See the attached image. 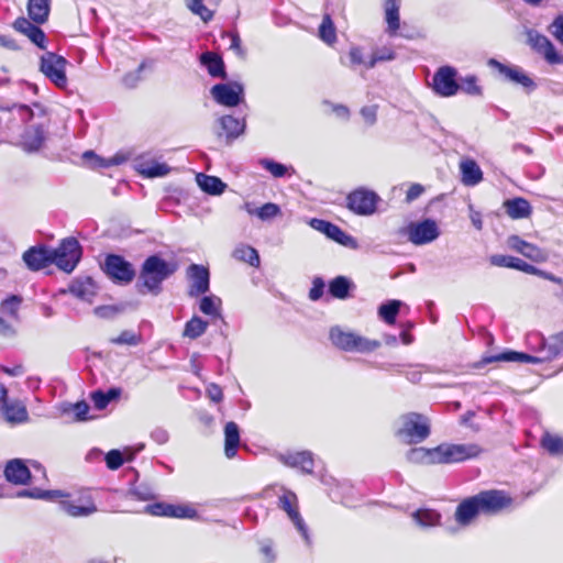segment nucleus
<instances>
[{"label":"nucleus","mask_w":563,"mask_h":563,"mask_svg":"<svg viewBox=\"0 0 563 563\" xmlns=\"http://www.w3.org/2000/svg\"><path fill=\"white\" fill-rule=\"evenodd\" d=\"M208 322L203 319H189L184 329V335L190 339L200 336L207 330Z\"/></svg>","instance_id":"nucleus-53"},{"label":"nucleus","mask_w":563,"mask_h":563,"mask_svg":"<svg viewBox=\"0 0 563 563\" xmlns=\"http://www.w3.org/2000/svg\"><path fill=\"white\" fill-rule=\"evenodd\" d=\"M507 246L536 263H542L548 260V254L544 250L522 240L518 235H510L507 239Z\"/></svg>","instance_id":"nucleus-18"},{"label":"nucleus","mask_w":563,"mask_h":563,"mask_svg":"<svg viewBox=\"0 0 563 563\" xmlns=\"http://www.w3.org/2000/svg\"><path fill=\"white\" fill-rule=\"evenodd\" d=\"M404 306V302L400 300H388L379 306L378 317H396L400 312L401 307Z\"/></svg>","instance_id":"nucleus-57"},{"label":"nucleus","mask_w":563,"mask_h":563,"mask_svg":"<svg viewBox=\"0 0 563 563\" xmlns=\"http://www.w3.org/2000/svg\"><path fill=\"white\" fill-rule=\"evenodd\" d=\"M493 362H515V363L538 364L541 362V360L539 357H536L528 353L507 350V351H504L498 354L485 355V356H483V358L481 361L482 364H489Z\"/></svg>","instance_id":"nucleus-23"},{"label":"nucleus","mask_w":563,"mask_h":563,"mask_svg":"<svg viewBox=\"0 0 563 563\" xmlns=\"http://www.w3.org/2000/svg\"><path fill=\"white\" fill-rule=\"evenodd\" d=\"M277 460L288 467L299 468L305 474L313 471V454L310 451L279 453Z\"/></svg>","instance_id":"nucleus-19"},{"label":"nucleus","mask_w":563,"mask_h":563,"mask_svg":"<svg viewBox=\"0 0 563 563\" xmlns=\"http://www.w3.org/2000/svg\"><path fill=\"white\" fill-rule=\"evenodd\" d=\"M430 420L428 417L408 412L397 420L396 437L404 443L418 444L430 435Z\"/></svg>","instance_id":"nucleus-2"},{"label":"nucleus","mask_w":563,"mask_h":563,"mask_svg":"<svg viewBox=\"0 0 563 563\" xmlns=\"http://www.w3.org/2000/svg\"><path fill=\"white\" fill-rule=\"evenodd\" d=\"M280 214V208L274 202H266L257 208L256 217L262 221H269Z\"/></svg>","instance_id":"nucleus-56"},{"label":"nucleus","mask_w":563,"mask_h":563,"mask_svg":"<svg viewBox=\"0 0 563 563\" xmlns=\"http://www.w3.org/2000/svg\"><path fill=\"white\" fill-rule=\"evenodd\" d=\"M461 181L464 186L473 187L483 180V172L473 158H462L459 164Z\"/></svg>","instance_id":"nucleus-22"},{"label":"nucleus","mask_w":563,"mask_h":563,"mask_svg":"<svg viewBox=\"0 0 563 563\" xmlns=\"http://www.w3.org/2000/svg\"><path fill=\"white\" fill-rule=\"evenodd\" d=\"M329 338L335 347L345 352L371 353L382 345L378 340L367 339L340 327L331 328Z\"/></svg>","instance_id":"nucleus-3"},{"label":"nucleus","mask_w":563,"mask_h":563,"mask_svg":"<svg viewBox=\"0 0 563 563\" xmlns=\"http://www.w3.org/2000/svg\"><path fill=\"white\" fill-rule=\"evenodd\" d=\"M84 158L86 159H92L91 165L93 167L102 168V167H110V166H118L121 165L123 162H125V157L121 154H117L110 158H102L97 156L93 152L88 151L84 154Z\"/></svg>","instance_id":"nucleus-47"},{"label":"nucleus","mask_w":563,"mask_h":563,"mask_svg":"<svg viewBox=\"0 0 563 563\" xmlns=\"http://www.w3.org/2000/svg\"><path fill=\"white\" fill-rule=\"evenodd\" d=\"M2 411L5 420L10 423H23L29 419L26 407L20 401H4L2 405Z\"/></svg>","instance_id":"nucleus-31"},{"label":"nucleus","mask_w":563,"mask_h":563,"mask_svg":"<svg viewBox=\"0 0 563 563\" xmlns=\"http://www.w3.org/2000/svg\"><path fill=\"white\" fill-rule=\"evenodd\" d=\"M60 509L70 517H88L97 512V507L92 500H88L85 505H77L73 500H62Z\"/></svg>","instance_id":"nucleus-32"},{"label":"nucleus","mask_w":563,"mask_h":563,"mask_svg":"<svg viewBox=\"0 0 563 563\" xmlns=\"http://www.w3.org/2000/svg\"><path fill=\"white\" fill-rule=\"evenodd\" d=\"M353 487L341 484L336 487L335 490H332L331 495L333 498L341 497V503L345 505L346 507H355V504L353 501L352 497Z\"/></svg>","instance_id":"nucleus-58"},{"label":"nucleus","mask_w":563,"mask_h":563,"mask_svg":"<svg viewBox=\"0 0 563 563\" xmlns=\"http://www.w3.org/2000/svg\"><path fill=\"white\" fill-rule=\"evenodd\" d=\"M283 494L278 497V507L283 509L289 520L292 522L297 531L300 533L307 544H310V536L308 527L299 514L297 495L286 488H282Z\"/></svg>","instance_id":"nucleus-9"},{"label":"nucleus","mask_w":563,"mask_h":563,"mask_svg":"<svg viewBox=\"0 0 563 563\" xmlns=\"http://www.w3.org/2000/svg\"><path fill=\"white\" fill-rule=\"evenodd\" d=\"M121 395V389L117 387H112L108 389L107 391H102L100 389L95 390L90 394V399L93 402V406L98 410L104 409L110 401L119 398Z\"/></svg>","instance_id":"nucleus-40"},{"label":"nucleus","mask_w":563,"mask_h":563,"mask_svg":"<svg viewBox=\"0 0 563 563\" xmlns=\"http://www.w3.org/2000/svg\"><path fill=\"white\" fill-rule=\"evenodd\" d=\"M528 44L540 55L544 57V59L551 64H562L563 57L558 53L552 42L544 35L540 34L534 30H529L527 32Z\"/></svg>","instance_id":"nucleus-16"},{"label":"nucleus","mask_w":563,"mask_h":563,"mask_svg":"<svg viewBox=\"0 0 563 563\" xmlns=\"http://www.w3.org/2000/svg\"><path fill=\"white\" fill-rule=\"evenodd\" d=\"M219 124L222 130V133H219V136L224 134L228 143H231L233 140L243 134L246 128L244 119L239 120L232 115L221 117L219 119Z\"/></svg>","instance_id":"nucleus-26"},{"label":"nucleus","mask_w":563,"mask_h":563,"mask_svg":"<svg viewBox=\"0 0 563 563\" xmlns=\"http://www.w3.org/2000/svg\"><path fill=\"white\" fill-rule=\"evenodd\" d=\"M66 65V58L53 52H46L40 58V70L58 88L67 86Z\"/></svg>","instance_id":"nucleus-5"},{"label":"nucleus","mask_w":563,"mask_h":563,"mask_svg":"<svg viewBox=\"0 0 563 563\" xmlns=\"http://www.w3.org/2000/svg\"><path fill=\"white\" fill-rule=\"evenodd\" d=\"M203 1L205 0H185V4L194 14L200 16L203 22H209L213 18V12L203 4Z\"/></svg>","instance_id":"nucleus-52"},{"label":"nucleus","mask_w":563,"mask_h":563,"mask_svg":"<svg viewBox=\"0 0 563 563\" xmlns=\"http://www.w3.org/2000/svg\"><path fill=\"white\" fill-rule=\"evenodd\" d=\"M412 517L416 523L423 528L438 526L441 519L440 514L432 509H419Z\"/></svg>","instance_id":"nucleus-45"},{"label":"nucleus","mask_w":563,"mask_h":563,"mask_svg":"<svg viewBox=\"0 0 563 563\" xmlns=\"http://www.w3.org/2000/svg\"><path fill=\"white\" fill-rule=\"evenodd\" d=\"M146 512L152 516L169 517L178 519H195L198 517L197 510L189 504H167L155 503L146 506Z\"/></svg>","instance_id":"nucleus-12"},{"label":"nucleus","mask_w":563,"mask_h":563,"mask_svg":"<svg viewBox=\"0 0 563 563\" xmlns=\"http://www.w3.org/2000/svg\"><path fill=\"white\" fill-rule=\"evenodd\" d=\"M186 276L189 282L188 295L190 297H199L209 290L210 273L208 267L191 264L186 269Z\"/></svg>","instance_id":"nucleus-15"},{"label":"nucleus","mask_w":563,"mask_h":563,"mask_svg":"<svg viewBox=\"0 0 563 563\" xmlns=\"http://www.w3.org/2000/svg\"><path fill=\"white\" fill-rule=\"evenodd\" d=\"M102 268L106 275L119 285H128L135 277L133 265L121 255H107Z\"/></svg>","instance_id":"nucleus-6"},{"label":"nucleus","mask_w":563,"mask_h":563,"mask_svg":"<svg viewBox=\"0 0 563 563\" xmlns=\"http://www.w3.org/2000/svg\"><path fill=\"white\" fill-rule=\"evenodd\" d=\"M95 291L96 285L90 277L78 278L69 285V292L82 300H89Z\"/></svg>","instance_id":"nucleus-35"},{"label":"nucleus","mask_w":563,"mask_h":563,"mask_svg":"<svg viewBox=\"0 0 563 563\" xmlns=\"http://www.w3.org/2000/svg\"><path fill=\"white\" fill-rule=\"evenodd\" d=\"M379 196L364 187L357 188L346 197L347 208L357 216H372L376 212Z\"/></svg>","instance_id":"nucleus-7"},{"label":"nucleus","mask_w":563,"mask_h":563,"mask_svg":"<svg viewBox=\"0 0 563 563\" xmlns=\"http://www.w3.org/2000/svg\"><path fill=\"white\" fill-rule=\"evenodd\" d=\"M14 29L26 35L32 43H34L37 47L44 49L46 36L45 33L35 24H33L31 21H29L25 18H19L15 20L13 24Z\"/></svg>","instance_id":"nucleus-25"},{"label":"nucleus","mask_w":563,"mask_h":563,"mask_svg":"<svg viewBox=\"0 0 563 563\" xmlns=\"http://www.w3.org/2000/svg\"><path fill=\"white\" fill-rule=\"evenodd\" d=\"M200 63L207 67L212 77H225L224 63L222 58L211 52H206L200 56Z\"/></svg>","instance_id":"nucleus-37"},{"label":"nucleus","mask_w":563,"mask_h":563,"mask_svg":"<svg viewBox=\"0 0 563 563\" xmlns=\"http://www.w3.org/2000/svg\"><path fill=\"white\" fill-rule=\"evenodd\" d=\"M549 31L551 34L563 44V15H558L551 23Z\"/></svg>","instance_id":"nucleus-64"},{"label":"nucleus","mask_w":563,"mask_h":563,"mask_svg":"<svg viewBox=\"0 0 563 563\" xmlns=\"http://www.w3.org/2000/svg\"><path fill=\"white\" fill-rule=\"evenodd\" d=\"M319 37L328 45H332L336 41L335 26L329 14H325L322 19L319 26Z\"/></svg>","instance_id":"nucleus-49"},{"label":"nucleus","mask_w":563,"mask_h":563,"mask_svg":"<svg viewBox=\"0 0 563 563\" xmlns=\"http://www.w3.org/2000/svg\"><path fill=\"white\" fill-rule=\"evenodd\" d=\"M232 256L238 261L249 263L253 267L260 266V255L257 251L250 245L241 244L236 246Z\"/></svg>","instance_id":"nucleus-42"},{"label":"nucleus","mask_w":563,"mask_h":563,"mask_svg":"<svg viewBox=\"0 0 563 563\" xmlns=\"http://www.w3.org/2000/svg\"><path fill=\"white\" fill-rule=\"evenodd\" d=\"M124 457L121 451L119 450H111L106 455V463L108 468L110 470H118L121 467L124 463Z\"/></svg>","instance_id":"nucleus-61"},{"label":"nucleus","mask_w":563,"mask_h":563,"mask_svg":"<svg viewBox=\"0 0 563 563\" xmlns=\"http://www.w3.org/2000/svg\"><path fill=\"white\" fill-rule=\"evenodd\" d=\"M135 169L141 175L148 178L163 177L170 170L169 166L165 163L143 158H140L135 162Z\"/></svg>","instance_id":"nucleus-29"},{"label":"nucleus","mask_w":563,"mask_h":563,"mask_svg":"<svg viewBox=\"0 0 563 563\" xmlns=\"http://www.w3.org/2000/svg\"><path fill=\"white\" fill-rule=\"evenodd\" d=\"M221 299L214 295L205 296L200 299L199 309L203 314L219 317Z\"/></svg>","instance_id":"nucleus-48"},{"label":"nucleus","mask_w":563,"mask_h":563,"mask_svg":"<svg viewBox=\"0 0 563 563\" xmlns=\"http://www.w3.org/2000/svg\"><path fill=\"white\" fill-rule=\"evenodd\" d=\"M177 269L176 264L166 262L158 255L148 256L142 264L136 287L141 294L158 295L162 284Z\"/></svg>","instance_id":"nucleus-1"},{"label":"nucleus","mask_w":563,"mask_h":563,"mask_svg":"<svg viewBox=\"0 0 563 563\" xmlns=\"http://www.w3.org/2000/svg\"><path fill=\"white\" fill-rule=\"evenodd\" d=\"M23 299L21 296L11 295L0 305V312L4 316H15L19 312Z\"/></svg>","instance_id":"nucleus-54"},{"label":"nucleus","mask_w":563,"mask_h":563,"mask_svg":"<svg viewBox=\"0 0 563 563\" xmlns=\"http://www.w3.org/2000/svg\"><path fill=\"white\" fill-rule=\"evenodd\" d=\"M3 474L5 479L13 485H26L31 479V472L21 459L8 461Z\"/></svg>","instance_id":"nucleus-21"},{"label":"nucleus","mask_w":563,"mask_h":563,"mask_svg":"<svg viewBox=\"0 0 563 563\" xmlns=\"http://www.w3.org/2000/svg\"><path fill=\"white\" fill-rule=\"evenodd\" d=\"M143 341L142 333L139 330L128 329L123 330L120 334L111 336L109 342L115 345L136 346Z\"/></svg>","instance_id":"nucleus-43"},{"label":"nucleus","mask_w":563,"mask_h":563,"mask_svg":"<svg viewBox=\"0 0 563 563\" xmlns=\"http://www.w3.org/2000/svg\"><path fill=\"white\" fill-rule=\"evenodd\" d=\"M505 210L511 219L528 218L531 213V206L523 198L509 199L504 202Z\"/></svg>","instance_id":"nucleus-34"},{"label":"nucleus","mask_w":563,"mask_h":563,"mask_svg":"<svg viewBox=\"0 0 563 563\" xmlns=\"http://www.w3.org/2000/svg\"><path fill=\"white\" fill-rule=\"evenodd\" d=\"M328 238L335 241L340 245H343V246L352 249V250H355L358 246L357 241L352 235L345 233L336 224H333L331 233L329 234Z\"/></svg>","instance_id":"nucleus-51"},{"label":"nucleus","mask_w":563,"mask_h":563,"mask_svg":"<svg viewBox=\"0 0 563 563\" xmlns=\"http://www.w3.org/2000/svg\"><path fill=\"white\" fill-rule=\"evenodd\" d=\"M541 444L551 455L563 454V438L559 435L545 433L541 439Z\"/></svg>","instance_id":"nucleus-50"},{"label":"nucleus","mask_w":563,"mask_h":563,"mask_svg":"<svg viewBox=\"0 0 563 563\" xmlns=\"http://www.w3.org/2000/svg\"><path fill=\"white\" fill-rule=\"evenodd\" d=\"M459 90L471 95V96H481L482 88L477 85V78L475 76H467L461 79L459 84Z\"/></svg>","instance_id":"nucleus-59"},{"label":"nucleus","mask_w":563,"mask_h":563,"mask_svg":"<svg viewBox=\"0 0 563 563\" xmlns=\"http://www.w3.org/2000/svg\"><path fill=\"white\" fill-rule=\"evenodd\" d=\"M489 262L497 267L514 268L530 275L536 273V266L515 256L496 254L490 256Z\"/></svg>","instance_id":"nucleus-28"},{"label":"nucleus","mask_w":563,"mask_h":563,"mask_svg":"<svg viewBox=\"0 0 563 563\" xmlns=\"http://www.w3.org/2000/svg\"><path fill=\"white\" fill-rule=\"evenodd\" d=\"M211 96L221 106L236 107L243 100L244 87L240 82L217 84Z\"/></svg>","instance_id":"nucleus-13"},{"label":"nucleus","mask_w":563,"mask_h":563,"mask_svg":"<svg viewBox=\"0 0 563 563\" xmlns=\"http://www.w3.org/2000/svg\"><path fill=\"white\" fill-rule=\"evenodd\" d=\"M196 180L201 190L209 195H220L227 187L219 177L209 176L202 173L197 174Z\"/></svg>","instance_id":"nucleus-36"},{"label":"nucleus","mask_w":563,"mask_h":563,"mask_svg":"<svg viewBox=\"0 0 563 563\" xmlns=\"http://www.w3.org/2000/svg\"><path fill=\"white\" fill-rule=\"evenodd\" d=\"M44 142V131L41 125H31L25 129L21 139V146L25 152H35Z\"/></svg>","instance_id":"nucleus-30"},{"label":"nucleus","mask_w":563,"mask_h":563,"mask_svg":"<svg viewBox=\"0 0 563 563\" xmlns=\"http://www.w3.org/2000/svg\"><path fill=\"white\" fill-rule=\"evenodd\" d=\"M139 500H151L155 498V490L147 484H139L130 492Z\"/></svg>","instance_id":"nucleus-60"},{"label":"nucleus","mask_w":563,"mask_h":563,"mask_svg":"<svg viewBox=\"0 0 563 563\" xmlns=\"http://www.w3.org/2000/svg\"><path fill=\"white\" fill-rule=\"evenodd\" d=\"M239 444V427L235 422L230 421L224 427V452L228 459H232L235 456Z\"/></svg>","instance_id":"nucleus-33"},{"label":"nucleus","mask_w":563,"mask_h":563,"mask_svg":"<svg viewBox=\"0 0 563 563\" xmlns=\"http://www.w3.org/2000/svg\"><path fill=\"white\" fill-rule=\"evenodd\" d=\"M406 459L415 464H435V448H412L407 452Z\"/></svg>","instance_id":"nucleus-39"},{"label":"nucleus","mask_w":563,"mask_h":563,"mask_svg":"<svg viewBox=\"0 0 563 563\" xmlns=\"http://www.w3.org/2000/svg\"><path fill=\"white\" fill-rule=\"evenodd\" d=\"M51 0H29V15L35 23H44L49 13Z\"/></svg>","instance_id":"nucleus-38"},{"label":"nucleus","mask_w":563,"mask_h":563,"mask_svg":"<svg viewBox=\"0 0 563 563\" xmlns=\"http://www.w3.org/2000/svg\"><path fill=\"white\" fill-rule=\"evenodd\" d=\"M478 453L479 449L475 444H440L435 446V464L463 462Z\"/></svg>","instance_id":"nucleus-8"},{"label":"nucleus","mask_w":563,"mask_h":563,"mask_svg":"<svg viewBox=\"0 0 563 563\" xmlns=\"http://www.w3.org/2000/svg\"><path fill=\"white\" fill-rule=\"evenodd\" d=\"M261 165L276 178L286 176L289 169H291L290 167L269 158L262 159Z\"/></svg>","instance_id":"nucleus-55"},{"label":"nucleus","mask_w":563,"mask_h":563,"mask_svg":"<svg viewBox=\"0 0 563 563\" xmlns=\"http://www.w3.org/2000/svg\"><path fill=\"white\" fill-rule=\"evenodd\" d=\"M405 233L408 238V241L415 245L431 243L440 235L438 224L434 220L431 219H426L419 222H410L406 227Z\"/></svg>","instance_id":"nucleus-10"},{"label":"nucleus","mask_w":563,"mask_h":563,"mask_svg":"<svg viewBox=\"0 0 563 563\" xmlns=\"http://www.w3.org/2000/svg\"><path fill=\"white\" fill-rule=\"evenodd\" d=\"M456 70L451 66L440 67L432 78V88L441 97H451L459 91Z\"/></svg>","instance_id":"nucleus-14"},{"label":"nucleus","mask_w":563,"mask_h":563,"mask_svg":"<svg viewBox=\"0 0 563 563\" xmlns=\"http://www.w3.org/2000/svg\"><path fill=\"white\" fill-rule=\"evenodd\" d=\"M482 514L496 515L508 508L512 499L503 490H483L475 495Z\"/></svg>","instance_id":"nucleus-11"},{"label":"nucleus","mask_w":563,"mask_h":563,"mask_svg":"<svg viewBox=\"0 0 563 563\" xmlns=\"http://www.w3.org/2000/svg\"><path fill=\"white\" fill-rule=\"evenodd\" d=\"M488 66L497 69L505 79L522 86L528 92L534 90L537 87L533 79L518 66H508L495 58L488 60Z\"/></svg>","instance_id":"nucleus-17"},{"label":"nucleus","mask_w":563,"mask_h":563,"mask_svg":"<svg viewBox=\"0 0 563 563\" xmlns=\"http://www.w3.org/2000/svg\"><path fill=\"white\" fill-rule=\"evenodd\" d=\"M377 110H378V107L375 104L365 106L360 110V114L367 126H373L376 123Z\"/></svg>","instance_id":"nucleus-62"},{"label":"nucleus","mask_w":563,"mask_h":563,"mask_svg":"<svg viewBox=\"0 0 563 563\" xmlns=\"http://www.w3.org/2000/svg\"><path fill=\"white\" fill-rule=\"evenodd\" d=\"M352 282L345 276H338L329 283V292L332 297L338 299H345L349 297Z\"/></svg>","instance_id":"nucleus-41"},{"label":"nucleus","mask_w":563,"mask_h":563,"mask_svg":"<svg viewBox=\"0 0 563 563\" xmlns=\"http://www.w3.org/2000/svg\"><path fill=\"white\" fill-rule=\"evenodd\" d=\"M62 412L68 415L74 413V421L80 422L88 420L89 405L85 401H77L75 404H65L62 407Z\"/></svg>","instance_id":"nucleus-46"},{"label":"nucleus","mask_w":563,"mask_h":563,"mask_svg":"<svg viewBox=\"0 0 563 563\" xmlns=\"http://www.w3.org/2000/svg\"><path fill=\"white\" fill-rule=\"evenodd\" d=\"M23 262L31 271H40L52 264L51 247L44 245L32 246L23 253Z\"/></svg>","instance_id":"nucleus-20"},{"label":"nucleus","mask_w":563,"mask_h":563,"mask_svg":"<svg viewBox=\"0 0 563 563\" xmlns=\"http://www.w3.org/2000/svg\"><path fill=\"white\" fill-rule=\"evenodd\" d=\"M81 254L79 242L75 238H66L57 247L51 249L52 264L66 273H71L78 265Z\"/></svg>","instance_id":"nucleus-4"},{"label":"nucleus","mask_w":563,"mask_h":563,"mask_svg":"<svg viewBox=\"0 0 563 563\" xmlns=\"http://www.w3.org/2000/svg\"><path fill=\"white\" fill-rule=\"evenodd\" d=\"M66 494L62 490H43L40 488L23 489L16 493L19 498H33V499H45L53 500L59 497H65Z\"/></svg>","instance_id":"nucleus-44"},{"label":"nucleus","mask_w":563,"mask_h":563,"mask_svg":"<svg viewBox=\"0 0 563 563\" xmlns=\"http://www.w3.org/2000/svg\"><path fill=\"white\" fill-rule=\"evenodd\" d=\"M482 514L477 499L474 496L461 501L455 510V520L462 526H467L474 518Z\"/></svg>","instance_id":"nucleus-24"},{"label":"nucleus","mask_w":563,"mask_h":563,"mask_svg":"<svg viewBox=\"0 0 563 563\" xmlns=\"http://www.w3.org/2000/svg\"><path fill=\"white\" fill-rule=\"evenodd\" d=\"M225 37L229 38V47L232 49L239 57L245 56V51L242 47V42L236 32H228L224 34Z\"/></svg>","instance_id":"nucleus-63"},{"label":"nucleus","mask_w":563,"mask_h":563,"mask_svg":"<svg viewBox=\"0 0 563 563\" xmlns=\"http://www.w3.org/2000/svg\"><path fill=\"white\" fill-rule=\"evenodd\" d=\"M400 0H385L384 13L387 24L386 32L389 36L397 35L400 29Z\"/></svg>","instance_id":"nucleus-27"}]
</instances>
